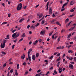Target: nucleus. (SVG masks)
Segmentation results:
<instances>
[{"label": "nucleus", "mask_w": 76, "mask_h": 76, "mask_svg": "<svg viewBox=\"0 0 76 76\" xmlns=\"http://www.w3.org/2000/svg\"><path fill=\"white\" fill-rule=\"evenodd\" d=\"M70 12H74V10L73 9L71 10H70Z\"/></svg>", "instance_id": "3c124183"}, {"label": "nucleus", "mask_w": 76, "mask_h": 76, "mask_svg": "<svg viewBox=\"0 0 76 76\" xmlns=\"http://www.w3.org/2000/svg\"><path fill=\"white\" fill-rule=\"evenodd\" d=\"M43 73V72H39L38 74V76H40L41 75V74H42Z\"/></svg>", "instance_id": "bb28decb"}, {"label": "nucleus", "mask_w": 76, "mask_h": 76, "mask_svg": "<svg viewBox=\"0 0 76 76\" xmlns=\"http://www.w3.org/2000/svg\"><path fill=\"white\" fill-rule=\"evenodd\" d=\"M41 72V70L39 69L37 71V73H39Z\"/></svg>", "instance_id": "4d7b16f0"}, {"label": "nucleus", "mask_w": 76, "mask_h": 76, "mask_svg": "<svg viewBox=\"0 0 76 76\" xmlns=\"http://www.w3.org/2000/svg\"><path fill=\"white\" fill-rule=\"evenodd\" d=\"M68 53H73V52L72 51V50H69L68 51Z\"/></svg>", "instance_id": "a211bd4d"}, {"label": "nucleus", "mask_w": 76, "mask_h": 76, "mask_svg": "<svg viewBox=\"0 0 76 76\" xmlns=\"http://www.w3.org/2000/svg\"><path fill=\"white\" fill-rule=\"evenodd\" d=\"M66 58H67L68 60H69L70 61V60H71V58H70V57H69L68 56H66Z\"/></svg>", "instance_id": "f704fd0d"}, {"label": "nucleus", "mask_w": 76, "mask_h": 76, "mask_svg": "<svg viewBox=\"0 0 76 76\" xmlns=\"http://www.w3.org/2000/svg\"><path fill=\"white\" fill-rule=\"evenodd\" d=\"M27 28H28V29H29V28H30V25H28L27 27Z\"/></svg>", "instance_id": "a18cd8bd"}, {"label": "nucleus", "mask_w": 76, "mask_h": 76, "mask_svg": "<svg viewBox=\"0 0 76 76\" xmlns=\"http://www.w3.org/2000/svg\"><path fill=\"white\" fill-rule=\"evenodd\" d=\"M38 42V40H36L35 42H34L33 44L34 45H36V44H37Z\"/></svg>", "instance_id": "aec40b11"}, {"label": "nucleus", "mask_w": 76, "mask_h": 76, "mask_svg": "<svg viewBox=\"0 0 76 76\" xmlns=\"http://www.w3.org/2000/svg\"><path fill=\"white\" fill-rule=\"evenodd\" d=\"M57 66L58 67H59L60 66V62H58V63L57 64Z\"/></svg>", "instance_id": "412c9836"}, {"label": "nucleus", "mask_w": 76, "mask_h": 76, "mask_svg": "<svg viewBox=\"0 0 76 76\" xmlns=\"http://www.w3.org/2000/svg\"><path fill=\"white\" fill-rule=\"evenodd\" d=\"M52 16H53V17H56V16L55 15V14H54V13H53L52 15Z\"/></svg>", "instance_id": "8fccbe9b"}, {"label": "nucleus", "mask_w": 76, "mask_h": 76, "mask_svg": "<svg viewBox=\"0 0 76 76\" xmlns=\"http://www.w3.org/2000/svg\"><path fill=\"white\" fill-rule=\"evenodd\" d=\"M61 37H58V39H57V41H58V42H60V39H61Z\"/></svg>", "instance_id": "5701e85b"}, {"label": "nucleus", "mask_w": 76, "mask_h": 76, "mask_svg": "<svg viewBox=\"0 0 76 76\" xmlns=\"http://www.w3.org/2000/svg\"><path fill=\"white\" fill-rule=\"evenodd\" d=\"M2 54H4V55H6V53L3 52V51H2L1 52Z\"/></svg>", "instance_id": "cd10ccee"}, {"label": "nucleus", "mask_w": 76, "mask_h": 76, "mask_svg": "<svg viewBox=\"0 0 76 76\" xmlns=\"http://www.w3.org/2000/svg\"><path fill=\"white\" fill-rule=\"evenodd\" d=\"M22 3H20L19 4H18L17 7V10H20L22 9Z\"/></svg>", "instance_id": "f257e3e1"}, {"label": "nucleus", "mask_w": 76, "mask_h": 76, "mask_svg": "<svg viewBox=\"0 0 76 76\" xmlns=\"http://www.w3.org/2000/svg\"><path fill=\"white\" fill-rule=\"evenodd\" d=\"M15 46V45H12V50H13V49H14Z\"/></svg>", "instance_id": "09e8293b"}, {"label": "nucleus", "mask_w": 76, "mask_h": 76, "mask_svg": "<svg viewBox=\"0 0 76 76\" xmlns=\"http://www.w3.org/2000/svg\"><path fill=\"white\" fill-rule=\"evenodd\" d=\"M21 57V58L22 59H23V60L25 59V56L24 53L23 56H22Z\"/></svg>", "instance_id": "6ab92c4d"}, {"label": "nucleus", "mask_w": 76, "mask_h": 76, "mask_svg": "<svg viewBox=\"0 0 76 76\" xmlns=\"http://www.w3.org/2000/svg\"><path fill=\"white\" fill-rule=\"evenodd\" d=\"M62 69V68H59L58 69V70H59V71H61V70Z\"/></svg>", "instance_id": "0e129e2a"}, {"label": "nucleus", "mask_w": 76, "mask_h": 76, "mask_svg": "<svg viewBox=\"0 0 76 76\" xmlns=\"http://www.w3.org/2000/svg\"><path fill=\"white\" fill-rule=\"evenodd\" d=\"M16 31V29L13 30L12 31V33L13 34V33H14V32H15Z\"/></svg>", "instance_id": "49530a36"}, {"label": "nucleus", "mask_w": 76, "mask_h": 76, "mask_svg": "<svg viewBox=\"0 0 76 76\" xmlns=\"http://www.w3.org/2000/svg\"><path fill=\"white\" fill-rule=\"evenodd\" d=\"M17 34V32L13 34L12 35V38H14L15 37V36H16V35Z\"/></svg>", "instance_id": "9d476101"}, {"label": "nucleus", "mask_w": 76, "mask_h": 76, "mask_svg": "<svg viewBox=\"0 0 76 76\" xmlns=\"http://www.w3.org/2000/svg\"><path fill=\"white\" fill-rule=\"evenodd\" d=\"M17 34V32L13 34L12 35V38H14L15 37V36H16V35Z\"/></svg>", "instance_id": "1a4fd4ad"}, {"label": "nucleus", "mask_w": 76, "mask_h": 76, "mask_svg": "<svg viewBox=\"0 0 76 76\" xmlns=\"http://www.w3.org/2000/svg\"><path fill=\"white\" fill-rule=\"evenodd\" d=\"M49 15H51L53 13V10H52V9H51V8H50L49 9Z\"/></svg>", "instance_id": "7ed1b4c3"}, {"label": "nucleus", "mask_w": 76, "mask_h": 76, "mask_svg": "<svg viewBox=\"0 0 76 76\" xmlns=\"http://www.w3.org/2000/svg\"><path fill=\"white\" fill-rule=\"evenodd\" d=\"M29 56H30V55H28V59L29 62H30L31 61V57Z\"/></svg>", "instance_id": "6e6552de"}, {"label": "nucleus", "mask_w": 76, "mask_h": 76, "mask_svg": "<svg viewBox=\"0 0 76 76\" xmlns=\"http://www.w3.org/2000/svg\"><path fill=\"white\" fill-rule=\"evenodd\" d=\"M69 69H73V65L72 64L69 65Z\"/></svg>", "instance_id": "f03ea898"}, {"label": "nucleus", "mask_w": 76, "mask_h": 76, "mask_svg": "<svg viewBox=\"0 0 76 76\" xmlns=\"http://www.w3.org/2000/svg\"><path fill=\"white\" fill-rule=\"evenodd\" d=\"M39 25V23H37V24L35 26V27H37V26H38V25Z\"/></svg>", "instance_id": "473e14b6"}, {"label": "nucleus", "mask_w": 76, "mask_h": 76, "mask_svg": "<svg viewBox=\"0 0 76 76\" xmlns=\"http://www.w3.org/2000/svg\"><path fill=\"white\" fill-rule=\"evenodd\" d=\"M32 51V48L28 50V55L29 56L30 54V53Z\"/></svg>", "instance_id": "20e7f679"}, {"label": "nucleus", "mask_w": 76, "mask_h": 76, "mask_svg": "<svg viewBox=\"0 0 76 76\" xmlns=\"http://www.w3.org/2000/svg\"><path fill=\"white\" fill-rule=\"evenodd\" d=\"M53 57H54V56H51V57H50L49 58V59H52V58H53Z\"/></svg>", "instance_id": "37998d69"}, {"label": "nucleus", "mask_w": 76, "mask_h": 76, "mask_svg": "<svg viewBox=\"0 0 76 76\" xmlns=\"http://www.w3.org/2000/svg\"><path fill=\"white\" fill-rule=\"evenodd\" d=\"M56 24H57V25H59V26H61V24H60V23L58 22H56Z\"/></svg>", "instance_id": "4be33fe9"}, {"label": "nucleus", "mask_w": 76, "mask_h": 76, "mask_svg": "<svg viewBox=\"0 0 76 76\" xmlns=\"http://www.w3.org/2000/svg\"><path fill=\"white\" fill-rule=\"evenodd\" d=\"M48 2H47V7L46 8L47 10H48Z\"/></svg>", "instance_id": "c756f323"}, {"label": "nucleus", "mask_w": 76, "mask_h": 76, "mask_svg": "<svg viewBox=\"0 0 76 76\" xmlns=\"http://www.w3.org/2000/svg\"><path fill=\"white\" fill-rule=\"evenodd\" d=\"M69 25H70V24L68 23L66 25V27H68V26H69Z\"/></svg>", "instance_id": "bf43d9fd"}, {"label": "nucleus", "mask_w": 76, "mask_h": 76, "mask_svg": "<svg viewBox=\"0 0 76 76\" xmlns=\"http://www.w3.org/2000/svg\"><path fill=\"white\" fill-rule=\"evenodd\" d=\"M13 69H11L10 71V73H13Z\"/></svg>", "instance_id": "b1692460"}, {"label": "nucleus", "mask_w": 76, "mask_h": 76, "mask_svg": "<svg viewBox=\"0 0 76 76\" xmlns=\"http://www.w3.org/2000/svg\"><path fill=\"white\" fill-rule=\"evenodd\" d=\"M23 39V38H21L19 41L18 42H20L21 41H22Z\"/></svg>", "instance_id": "4c0bfd02"}, {"label": "nucleus", "mask_w": 76, "mask_h": 76, "mask_svg": "<svg viewBox=\"0 0 76 76\" xmlns=\"http://www.w3.org/2000/svg\"><path fill=\"white\" fill-rule=\"evenodd\" d=\"M67 4V3H66L64 4L62 6V9H63V8H64V6H66V4Z\"/></svg>", "instance_id": "dca6fc26"}, {"label": "nucleus", "mask_w": 76, "mask_h": 76, "mask_svg": "<svg viewBox=\"0 0 76 76\" xmlns=\"http://www.w3.org/2000/svg\"><path fill=\"white\" fill-rule=\"evenodd\" d=\"M7 42V40L5 39L3 41V44L4 45H5V44H6V42Z\"/></svg>", "instance_id": "2eb2a0df"}, {"label": "nucleus", "mask_w": 76, "mask_h": 76, "mask_svg": "<svg viewBox=\"0 0 76 76\" xmlns=\"http://www.w3.org/2000/svg\"><path fill=\"white\" fill-rule=\"evenodd\" d=\"M45 34V31H42L40 32V34L41 35H44V34Z\"/></svg>", "instance_id": "f8f14e48"}, {"label": "nucleus", "mask_w": 76, "mask_h": 76, "mask_svg": "<svg viewBox=\"0 0 76 76\" xmlns=\"http://www.w3.org/2000/svg\"><path fill=\"white\" fill-rule=\"evenodd\" d=\"M31 29H32V28L33 29H35V27L33 25L31 26L30 27Z\"/></svg>", "instance_id": "ddd939ff"}, {"label": "nucleus", "mask_w": 76, "mask_h": 76, "mask_svg": "<svg viewBox=\"0 0 76 76\" xmlns=\"http://www.w3.org/2000/svg\"><path fill=\"white\" fill-rule=\"evenodd\" d=\"M69 18H67L66 20V22H68V21H69Z\"/></svg>", "instance_id": "6e6d98bb"}, {"label": "nucleus", "mask_w": 76, "mask_h": 76, "mask_svg": "<svg viewBox=\"0 0 76 76\" xmlns=\"http://www.w3.org/2000/svg\"><path fill=\"white\" fill-rule=\"evenodd\" d=\"M38 41L39 42H41L42 41V40L41 39H39V40Z\"/></svg>", "instance_id": "5fc2aeb1"}, {"label": "nucleus", "mask_w": 76, "mask_h": 76, "mask_svg": "<svg viewBox=\"0 0 76 76\" xmlns=\"http://www.w3.org/2000/svg\"><path fill=\"white\" fill-rule=\"evenodd\" d=\"M60 56V53H58L57 54V56Z\"/></svg>", "instance_id": "e2e57ef3"}, {"label": "nucleus", "mask_w": 76, "mask_h": 76, "mask_svg": "<svg viewBox=\"0 0 76 76\" xmlns=\"http://www.w3.org/2000/svg\"><path fill=\"white\" fill-rule=\"evenodd\" d=\"M20 35V33H18L17 34H16L15 35V38H18L19 36Z\"/></svg>", "instance_id": "0eeeda50"}, {"label": "nucleus", "mask_w": 76, "mask_h": 76, "mask_svg": "<svg viewBox=\"0 0 76 76\" xmlns=\"http://www.w3.org/2000/svg\"><path fill=\"white\" fill-rule=\"evenodd\" d=\"M28 73H29V72H28V71H26V72H25V73L24 74V75H26L27 74H28Z\"/></svg>", "instance_id": "a878e982"}, {"label": "nucleus", "mask_w": 76, "mask_h": 76, "mask_svg": "<svg viewBox=\"0 0 76 76\" xmlns=\"http://www.w3.org/2000/svg\"><path fill=\"white\" fill-rule=\"evenodd\" d=\"M70 44H73V42H69Z\"/></svg>", "instance_id": "603ef678"}, {"label": "nucleus", "mask_w": 76, "mask_h": 76, "mask_svg": "<svg viewBox=\"0 0 76 76\" xmlns=\"http://www.w3.org/2000/svg\"><path fill=\"white\" fill-rule=\"evenodd\" d=\"M74 60L75 61H76V57H74Z\"/></svg>", "instance_id": "052dcab7"}, {"label": "nucleus", "mask_w": 76, "mask_h": 76, "mask_svg": "<svg viewBox=\"0 0 76 76\" xmlns=\"http://www.w3.org/2000/svg\"><path fill=\"white\" fill-rule=\"evenodd\" d=\"M45 21L44 20H43L42 22V24H44V23Z\"/></svg>", "instance_id": "13d9d810"}, {"label": "nucleus", "mask_w": 76, "mask_h": 76, "mask_svg": "<svg viewBox=\"0 0 76 76\" xmlns=\"http://www.w3.org/2000/svg\"><path fill=\"white\" fill-rule=\"evenodd\" d=\"M70 37H71V34H70L68 35L67 38H70Z\"/></svg>", "instance_id": "7c9ffc66"}, {"label": "nucleus", "mask_w": 76, "mask_h": 76, "mask_svg": "<svg viewBox=\"0 0 76 76\" xmlns=\"http://www.w3.org/2000/svg\"><path fill=\"white\" fill-rule=\"evenodd\" d=\"M7 22H3L2 24L1 25H4V24H7Z\"/></svg>", "instance_id": "c85d7f7f"}, {"label": "nucleus", "mask_w": 76, "mask_h": 76, "mask_svg": "<svg viewBox=\"0 0 76 76\" xmlns=\"http://www.w3.org/2000/svg\"><path fill=\"white\" fill-rule=\"evenodd\" d=\"M7 65V64H4L3 65V67H4L5 66H6V65Z\"/></svg>", "instance_id": "680f3d73"}, {"label": "nucleus", "mask_w": 76, "mask_h": 76, "mask_svg": "<svg viewBox=\"0 0 76 76\" xmlns=\"http://www.w3.org/2000/svg\"><path fill=\"white\" fill-rule=\"evenodd\" d=\"M10 38L9 37H7L5 38V39H9Z\"/></svg>", "instance_id": "774afa93"}, {"label": "nucleus", "mask_w": 76, "mask_h": 76, "mask_svg": "<svg viewBox=\"0 0 76 76\" xmlns=\"http://www.w3.org/2000/svg\"><path fill=\"white\" fill-rule=\"evenodd\" d=\"M5 46V45H4L3 44V43L2 42L1 43V48H4V47Z\"/></svg>", "instance_id": "423d86ee"}, {"label": "nucleus", "mask_w": 76, "mask_h": 76, "mask_svg": "<svg viewBox=\"0 0 76 76\" xmlns=\"http://www.w3.org/2000/svg\"><path fill=\"white\" fill-rule=\"evenodd\" d=\"M15 74L16 76H18V73L17 72H15Z\"/></svg>", "instance_id": "864d4df0"}, {"label": "nucleus", "mask_w": 76, "mask_h": 76, "mask_svg": "<svg viewBox=\"0 0 76 76\" xmlns=\"http://www.w3.org/2000/svg\"><path fill=\"white\" fill-rule=\"evenodd\" d=\"M20 28H21V27H18V30H20Z\"/></svg>", "instance_id": "338daca9"}, {"label": "nucleus", "mask_w": 76, "mask_h": 76, "mask_svg": "<svg viewBox=\"0 0 76 76\" xmlns=\"http://www.w3.org/2000/svg\"><path fill=\"white\" fill-rule=\"evenodd\" d=\"M61 46H59L56 48V49H61Z\"/></svg>", "instance_id": "c9c22d12"}, {"label": "nucleus", "mask_w": 76, "mask_h": 76, "mask_svg": "<svg viewBox=\"0 0 76 76\" xmlns=\"http://www.w3.org/2000/svg\"><path fill=\"white\" fill-rule=\"evenodd\" d=\"M53 33V32L52 31L49 34V36H51V35H52V34Z\"/></svg>", "instance_id": "2f4dec72"}, {"label": "nucleus", "mask_w": 76, "mask_h": 76, "mask_svg": "<svg viewBox=\"0 0 76 76\" xmlns=\"http://www.w3.org/2000/svg\"><path fill=\"white\" fill-rule=\"evenodd\" d=\"M25 34L23 33V35H22V37H23V38H25Z\"/></svg>", "instance_id": "393cba45"}, {"label": "nucleus", "mask_w": 76, "mask_h": 76, "mask_svg": "<svg viewBox=\"0 0 76 76\" xmlns=\"http://www.w3.org/2000/svg\"><path fill=\"white\" fill-rule=\"evenodd\" d=\"M57 52H56L55 53H54L53 54L54 55V56H56V54H57Z\"/></svg>", "instance_id": "69168bd1"}, {"label": "nucleus", "mask_w": 76, "mask_h": 76, "mask_svg": "<svg viewBox=\"0 0 76 76\" xmlns=\"http://www.w3.org/2000/svg\"><path fill=\"white\" fill-rule=\"evenodd\" d=\"M43 15L42 14H41L39 15V19H40L42 17Z\"/></svg>", "instance_id": "f3484780"}, {"label": "nucleus", "mask_w": 76, "mask_h": 76, "mask_svg": "<svg viewBox=\"0 0 76 76\" xmlns=\"http://www.w3.org/2000/svg\"><path fill=\"white\" fill-rule=\"evenodd\" d=\"M23 66H26V62H24L23 64Z\"/></svg>", "instance_id": "58836bf2"}, {"label": "nucleus", "mask_w": 76, "mask_h": 76, "mask_svg": "<svg viewBox=\"0 0 76 76\" xmlns=\"http://www.w3.org/2000/svg\"><path fill=\"white\" fill-rule=\"evenodd\" d=\"M36 57H38V56H39V54L38 53H37L36 54Z\"/></svg>", "instance_id": "e433bc0d"}, {"label": "nucleus", "mask_w": 76, "mask_h": 76, "mask_svg": "<svg viewBox=\"0 0 76 76\" xmlns=\"http://www.w3.org/2000/svg\"><path fill=\"white\" fill-rule=\"evenodd\" d=\"M74 29V28H73V27H72L70 29H69V31H72V30Z\"/></svg>", "instance_id": "72a5a7b5"}, {"label": "nucleus", "mask_w": 76, "mask_h": 76, "mask_svg": "<svg viewBox=\"0 0 76 76\" xmlns=\"http://www.w3.org/2000/svg\"><path fill=\"white\" fill-rule=\"evenodd\" d=\"M63 32H65V30H64H64L62 29V30H61V33Z\"/></svg>", "instance_id": "c03bdc74"}, {"label": "nucleus", "mask_w": 76, "mask_h": 76, "mask_svg": "<svg viewBox=\"0 0 76 76\" xmlns=\"http://www.w3.org/2000/svg\"><path fill=\"white\" fill-rule=\"evenodd\" d=\"M54 73H55V74H56V75H57V71H56V70H55L54 71Z\"/></svg>", "instance_id": "a19ab883"}, {"label": "nucleus", "mask_w": 76, "mask_h": 76, "mask_svg": "<svg viewBox=\"0 0 76 76\" xmlns=\"http://www.w3.org/2000/svg\"><path fill=\"white\" fill-rule=\"evenodd\" d=\"M56 35V34H54L52 36V39H54V35Z\"/></svg>", "instance_id": "ea45409f"}, {"label": "nucleus", "mask_w": 76, "mask_h": 76, "mask_svg": "<svg viewBox=\"0 0 76 76\" xmlns=\"http://www.w3.org/2000/svg\"><path fill=\"white\" fill-rule=\"evenodd\" d=\"M75 3V2L74 1H71V2L70 3V6H72V5H73V4H74Z\"/></svg>", "instance_id": "9b49d317"}, {"label": "nucleus", "mask_w": 76, "mask_h": 76, "mask_svg": "<svg viewBox=\"0 0 76 76\" xmlns=\"http://www.w3.org/2000/svg\"><path fill=\"white\" fill-rule=\"evenodd\" d=\"M32 58L33 60H35L36 58L35 55H34L32 56Z\"/></svg>", "instance_id": "39448f33"}, {"label": "nucleus", "mask_w": 76, "mask_h": 76, "mask_svg": "<svg viewBox=\"0 0 76 76\" xmlns=\"http://www.w3.org/2000/svg\"><path fill=\"white\" fill-rule=\"evenodd\" d=\"M24 20H25V18H22L21 20H20L19 22H20V23L21 22H22Z\"/></svg>", "instance_id": "4468645a"}, {"label": "nucleus", "mask_w": 76, "mask_h": 76, "mask_svg": "<svg viewBox=\"0 0 76 76\" xmlns=\"http://www.w3.org/2000/svg\"><path fill=\"white\" fill-rule=\"evenodd\" d=\"M19 64H18L17 65V69H19Z\"/></svg>", "instance_id": "79ce46f5"}, {"label": "nucleus", "mask_w": 76, "mask_h": 76, "mask_svg": "<svg viewBox=\"0 0 76 76\" xmlns=\"http://www.w3.org/2000/svg\"><path fill=\"white\" fill-rule=\"evenodd\" d=\"M60 60H61V58H60L59 57L58 59H57V61H60Z\"/></svg>", "instance_id": "de8ad7c7"}]
</instances>
